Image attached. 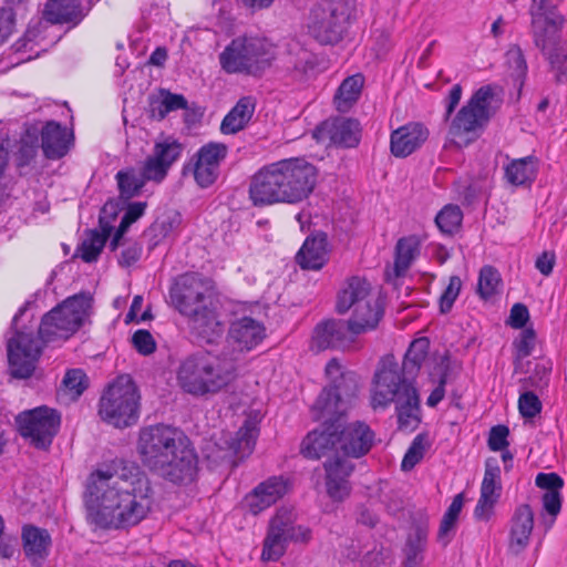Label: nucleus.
<instances>
[{"mask_svg": "<svg viewBox=\"0 0 567 567\" xmlns=\"http://www.w3.org/2000/svg\"><path fill=\"white\" fill-rule=\"evenodd\" d=\"M83 504L86 522L94 529H127L147 517L153 489L137 466L123 468L122 473L106 466L87 476Z\"/></svg>", "mask_w": 567, "mask_h": 567, "instance_id": "obj_1", "label": "nucleus"}, {"mask_svg": "<svg viewBox=\"0 0 567 567\" xmlns=\"http://www.w3.org/2000/svg\"><path fill=\"white\" fill-rule=\"evenodd\" d=\"M319 169L306 157H289L261 166L251 176L248 195L255 207L298 205L315 192Z\"/></svg>", "mask_w": 567, "mask_h": 567, "instance_id": "obj_2", "label": "nucleus"}, {"mask_svg": "<svg viewBox=\"0 0 567 567\" xmlns=\"http://www.w3.org/2000/svg\"><path fill=\"white\" fill-rule=\"evenodd\" d=\"M137 450L143 464L175 484L195 480L198 457L187 436L176 427L156 424L140 432Z\"/></svg>", "mask_w": 567, "mask_h": 567, "instance_id": "obj_3", "label": "nucleus"}, {"mask_svg": "<svg viewBox=\"0 0 567 567\" xmlns=\"http://www.w3.org/2000/svg\"><path fill=\"white\" fill-rule=\"evenodd\" d=\"M174 308L188 320L196 338L204 343H215L221 338L225 326L218 313V301L208 291L203 278L197 274H183L169 289Z\"/></svg>", "mask_w": 567, "mask_h": 567, "instance_id": "obj_4", "label": "nucleus"}, {"mask_svg": "<svg viewBox=\"0 0 567 567\" xmlns=\"http://www.w3.org/2000/svg\"><path fill=\"white\" fill-rule=\"evenodd\" d=\"M391 403H395L399 429L414 431L421 422L419 392L411 380L401 375L392 355L380 361L371 389L373 410L385 409Z\"/></svg>", "mask_w": 567, "mask_h": 567, "instance_id": "obj_5", "label": "nucleus"}, {"mask_svg": "<svg viewBox=\"0 0 567 567\" xmlns=\"http://www.w3.org/2000/svg\"><path fill=\"white\" fill-rule=\"evenodd\" d=\"M236 378V367L231 360L202 351L182 360L176 379L187 394L203 398L216 394Z\"/></svg>", "mask_w": 567, "mask_h": 567, "instance_id": "obj_6", "label": "nucleus"}, {"mask_svg": "<svg viewBox=\"0 0 567 567\" xmlns=\"http://www.w3.org/2000/svg\"><path fill=\"white\" fill-rule=\"evenodd\" d=\"M276 59V47L261 38L238 37L219 53L220 69L227 74L261 76Z\"/></svg>", "mask_w": 567, "mask_h": 567, "instance_id": "obj_7", "label": "nucleus"}, {"mask_svg": "<svg viewBox=\"0 0 567 567\" xmlns=\"http://www.w3.org/2000/svg\"><path fill=\"white\" fill-rule=\"evenodd\" d=\"M336 309L346 313L353 309L347 322L354 336L373 330L383 316V302L380 296L371 290L370 284L360 277H351L340 290Z\"/></svg>", "mask_w": 567, "mask_h": 567, "instance_id": "obj_8", "label": "nucleus"}, {"mask_svg": "<svg viewBox=\"0 0 567 567\" xmlns=\"http://www.w3.org/2000/svg\"><path fill=\"white\" fill-rule=\"evenodd\" d=\"M355 13V0H319L307 20L308 34L321 45L343 40Z\"/></svg>", "mask_w": 567, "mask_h": 567, "instance_id": "obj_9", "label": "nucleus"}, {"mask_svg": "<svg viewBox=\"0 0 567 567\" xmlns=\"http://www.w3.org/2000/svg\"><path fill=\"white\" fill-rule=\"evenodd\" d=\"M92 300L90 292H80L54 307L41 320L40 339L45 343L69 339L90 315Z\"/></svg>", "mask_w": 567, "mask_h": 567, "instance_id": "obj_10", "label": "nucleus"}, {"mask_svg": "<svg viewBox=\"0 0 567 567\" xmlns=\"http://www.w3.org/2000/svg\"><path fill=\"white\" fill-rule=\"evenodd\" d=\"M324 374L328 384L318 395L312 409L318 417L341 416L348 411L355 395V374L346 370L336 358L328 361Z\"/></svg>", "mask_w": 567, "mask_h": 567, "instance_id": "obj_11", "label": "nucleus"}, {"mask_svg": "<svg viewBox=\"0 0 567 567\" xmlns=\"http://www.w3.org/2000/svg\"><path fill=\"white\" fill-rule=\"evenodd\" d=\"M494 92L491 85L476 90L470 100L453 117L449 135L458 147L467 146L475 141L478 132L488 123L491 117V101Z\"/></svg>", "mask_w": 567, "mask_h": 567, "instance_id": "obj_12", "label": "nucleus"}, {"mask_svg": "<svg viewBox=\"0 0 567 567\" xmlns=\"http://www.w3.org/2000/svg\"><path fill=\"white\" fill-rule=\"evenodd\" d=\"M140 395L127 375L118 377L100 399L99 414L115 427H126L138 420Z\"/></svg>", "mask_w": 567, "mask_h": 567, "instance_id": "obj_13", "label": "nucleus"}, {"mask_svg": "<svg viewBox=\"0 0 567 567\" xmlns=\"http://www.w3.org/2000/svg\"><path fill=\"white\" fill-rule=\"evenodd\" d=\"M296 515L292 509L281 507L269 520L261 559L264 561H277L286 553L289 543L307 544L312 537L308 526L297 525Z\"/></svg>", "mask_w": 567, "mask_h": 567, "instance_id": "obj_14", "label": "nucleus"}, {"mask_svg": "<svg viewBox=\"0 0 567 567\" xmlns=\"http://www.w3.org/2000/svg\"><path fill=\"white\" fill-rule=\"evenodd\" d=\"M20 435L39 450H47L61 425V414L47 405L24 410L16 417Z\"/></svg>", "mask_w": 567, "mask_h": 567, "instance_id": "obj_15", "label": "nucleus"}, {"mask_svg": "<svg viewBox=\"0 0 567 567\" xmlns=\"http://www.w3.org/2000/svg\"><path fill=\"white\" fill-rule=\"evenodd\" d=\"M7 348L11 375L17 379L30 378L41 354L38 339L31 333L16 329L14 336L8 340Z\"/></svg>", "mask_w": 567, "mask_h": 567, "instance_id": "obj_16", "label": "nucleus"}, {"mask_svg": "<svg viewBox=\"0 0 567 567\" xmlns=\"http://www.w3.org/2000/svg\"><path fill=\"white\" fill-rule=\"evenodd\" d=\"M227 153L228 147L224 143L209 142L198 148L185 168L193 173L199 187L207 188L218 178L220 164Z\"/></svg>", "mask_w": 567, "mask_h": 567, "instance_id": "obj_17", "label": "nucleus"}, {"mask_svg": "<svg viewBox=\"0 0 567 567\" xmlns=\"http://www.w3.org/2000/svg\"><path fill=\"white\" fill-rule=\"evenodd\" d=\"M529 14L534 43L544 51L556 40L563 18L547 0H533Z\"/></svg>", "mask_w": 567, "mask_h": 567, "instance_id": "obj_18", "label": "nucleus"}, {"mask_svg": "<svg viewBox=\"0 0 567 567\" xmlns=\"http://www.w3.org/2000/svg\"><path fill=\"white\" fill-rule=\"evenodd\" d=\"M502 495L501 467L497 458L485 461V471L481 484L480 497L474 508V517L487 522L494 515V509Z\"/></svg>", "mask_w": 567, "mask_h": 567, "instance_id": "obj_19", "label": "nucleus"}, {"mask_svg": "<svg viewBox=\"0 0 567 567\" xmlns=\"http://www.w3.org/2000/svg\"><path fill=\"white\" fill-rule=\"evenodd\" d=\"M115 205L113 203H106L101 209L99 218L100 230H90L76 249L83 261L93 262L97 260L102 249L106 244L107 238L114 228L112 220L115 218Z\"/></svg>", "mask_w": 567, "mask_h": 567, "instance_id": "obj_20", "label": "nucleus"}, {"mask_svg": "<svg viewBox=\"0 0 567 567\" xmlns=\"http://www.w3.org/2000/svg\"><path fill=\"white\" fill-rule=\"evenodd\" d=\"M374 432L363 422L357 421L337 430L338 450L346 457L359 458L372 447Z\"/></svg>", "mask_w": 567, "mask_h": 567, "instance_id": "obj_21", "label": "nucleus"}, {"mask_svg": "<svg viewBox=\"0 0 567 567\" xmlns=\"http://www.w3.org/2000/svg\"><path fill=\"white\" fill-rule=\"evenodd\" d=\"M354 337L346 321L326 320L316 326L311 349L316 351L327 349L346 350L354 342Z\"/></svg>", "mask_w": 567, "mask_h": 567, "instance_id": "obj_22", "label": "nucleus"}, {"mask_svg": "<svg viewBox=\"0 0 567 567\" xmlns=\"http://www.w3.org/2000/svg\"><path fill=\"white\" fill-rule=\"evenodd\" d=\"M290 482L284 476H271L258 484L246 497L245 503L252 515H258L284 497Z\"/></svg>", "mask_w": 567, "mask_h": 567, "instance_id": "obj_23", "label": "nucleus"}, {"mask_svg": "<svg viewBox=\"0 0 567 567\" xmlns=\"http://www.w3.org/2000/svg\"><path fill=\"white\" fill-rule=\"evenodd\" d=\"M429 130L419 122L406 123L390 135V152L394 157L405 158L417 151L427 140Z\"/></svg>", "mask_w": 567, "mask_h": 567, "instance_id": "obj_24", "label": "nucleus"}, {"mask_svg": "<svg viewBox=\"0 0 567 567\" xmlns=\"http://www.w3.org/2000/svg\"><path fill=\"white\" fill-rule=\"evenodd\" d=\"M326 471V487L328 495L333 501L344 499L351 491L349 477L354 470V464L339 455L328 460L323 464Z\"/></svg>", "mask_w": 567, "mask_h": 567, "instance_id": "obj_25", "label": "nucleus"}, {"mask_svg": "<svg viewBox=\"0 0 567 567\" xmlns=\"http://www.w3.org/2000/svg\"><path fill=\"white\" fill-rule=\"evenodd\" d=\"M266 337V328L250 317H243L231 322L228 341L239 351H250Z\"/></svg>", "mask_w": 567, "mask_h": 567, "instance_id": "obj_26", "label": "nucleus"}, {"mask_svg": "<svg viewBox=\"0 0 567 567\" xmlns=\"http://www.w3.org/2000/svg\"><path fill=\"white\" fill-rule=\"evenodd\" d=\"M330 248L324 233H317L306 238L296 260L306 270H320L329 261Z\"/></svg>", "mask_w": 567, "mask_h": 567, "instance_id": "obj_27", "label": "nucleus"}, {"mask_svg": "<svg viewBox=\"0 0 567 567\" xmlns=\"http://www.w3.org/2000/svg\"><path fill=\"white\" fill-rule=\"evenodd\" d=\"M332 449L339 453L337 425L334 422H324L320 430L308 433L301 443L300 452L306 458L319 460Z\"/></svg>", "mask_w": 567, "mask_h": 567, "instance_id": "obj_28", "label": "nucleus"}, {"mask_svg": "<svg viewBox=\"0 0 567 567\" xmlns=\"http://www.w3.org/2000/svg\"><path fill=\"white\" fill-rule=\"evenodd\" d=\"M320 130L327 133L333 145L339 147L352 148L361 141L362 127L355 118L336 117L324 122Z\"/></svg>", "mask_w": 567, "mask_h": 567, "instance_id": "obj_29", "label": "nucleus"}, {"mask_svg": "<svg viewBox=\"0 0 567 567\" xmlns=\"http://www.w3.org/2000/svg\"><path fill=\"white\" fill-rule=\"evenodd\" d=\"M72 141L73 134L55 121L47 122L41 130V147L49 159L64 157L72 146Z\"/></svg>", "mask_w": 567, "mask_h": 567, "instance_id": "obj_30", "label": "nucleus"}, {"mask_svg": "<svg viewBox=\"0 0 567 567\" xmlns=\"http://www.w3.org/2000/svg\"><path fill=\"white\" fill-rule=\"evenodd\" d=\"M23 551L28 560L35 567H41L49 556L52 545L51 535L47 529L25 525L22 528Z\"/></svg>", "mask_w": 567, "mask_h": 567, "instance_id": "obj_31", "label": "nucleus"}, {"mask_svg": "<svg viewBox=\"0 0 567 567\" xmlns=\"http://www.w3.org/2000/svg\"><path fill=\"white\" fill-rule=\"evenodd\" d=\"M87 14L79 0H48L43 19L52 24L78 25Z\"/></svg>", "mask_w": 567, "mask_h": 567, "instance_id": "obj_32", "label": "nucleus"}, {"mask_svg": "<svg viewBox=\"0 0 567 567\" xmlns=\"http://www.w3.org/2000/svg\"><path fill=\"white\" fill-rule=\"evenodd\" d=\"M534 528V512L528 504H522L515 508L511 519L509 547L520 553L530 540Z\"/></svg>", "mask_w": 567, "mask_h": 567, "instance_id": "obj_33", "label": "nucleus"}, {"mask_svg": "<svg viewBox=\"0 0 567 567\" xmlns=\"http://www.w3.org/2000/svg\"><path fill=\"white\" fill-rule=\"evenodd\" d=\"M538 158L529 155L509 161L504 166V176L513 186H530L537 177Z\"/></svg>", "mask_w": 567, "mask_h": 567, "instance_id": "obj_34", "label": "nucleus"}, {"mask_svg": "<svg viewBox=\"0 0 567 567\" xmlns=\"http://www.w3.org/2000/svg\"><path fill=\"white\" fill-rule=\"evenodd\" d=\"M422 240L416 235L400 238L394 249L393 275L395 278L403 277L419 258Z\"/></svg>", "mask_w": 567, "mask_h": 567, "instance_id": "obj_35", "label": "nucleus"}, {"mask_svg": "<svg viewBox=\"0 0 567 567\" xmlns=\"http://www.w3.org/2000/svg\"><path fill=\"white\" fill-rule=\"evenodd\" d=\"M256 102L251 96L240 97L235 106L225 115L220 124L223 134L231 135L244 130L251 120Z\"/></svg>", "mask_w": 567, "mask_h": 567, "instance_id": "obj_36", "label": "nucleus"}, {"mask_svg": "<svg viewBox=\"0 0 567 567\" xmlns=\"http://www.w3.org/2000/svg\"><path fill=\"white\" fill-rule=\"evenodd\" d=\"M258 435V421L249 416L244 421L235 436L227 441L228 450L237 458L244 460L254 452Z\"/></svg>", "mask_w": 567, "mask_h": 567, "instance_id": "obj_37", "label": "nucleus"}, {"mask_svg": "<svg viewBox=\"0 0 567 567\" xmlns=\"http://www.w3.org/2000/svg\"><path fill=\"white\" fill-rule=\"evenodd\" d=\"M364 85V76L357 73L346 78L333 95V105L340 113H348L359 101Z\"/></svg>", "mask_w": 567, "mask_h": 567, "instance_id": "obj_38", "label": "nucleus"}, {"mask_svg": "<svg viewBox=\"0 0 567 567\" xmlns=\"http://www.w3.org/2000/svg\"><path fill=\"white\" fill-rule=\"evenodd\" d=\"M429 346L430 343L426 338H420L411 342L402 365H399V371L405 380H410V378H414L417 374L427 357Z\"/></svg>", "mask_w": 567, "mask_h": 567, "instance_id": "obj_39", "label": "nucleus"}, {"mask_svg": "<svg viewBox=\"0 0 567 567\" xmlns=\"http://www.w3.org/2000/svg\"><path fill=\"white\" fill-rule=\"evenodd\" d=\"M188 102L182 94L161 91V96L153 99L150 103L151 116L156 120H163L168 113L178 110H186Z\"/></svg>", "mask_w": 567, "mask_h": 567, "instance_id": "obj_40", "label": "nucleus"}, {"mask_svg": "<svg viewBox=\"0 0 567 567\" xmlns=\"http://www.w3.org/2000/svg\"><path fill=\"white\" fill-rule=\"evenodd\" d=\"M502 277L499 271L489 265L483 266L478 274L476 292L483 300H489L501 292Z\"/></svg>", "mask_w": 567, "mask_h": 567, "instance_id": "obj_41", "label": "nucleus"}, {"mask_svg": "<svg viewBox=\"0 0 567 567\" xmlns=\"http://www.w3.org/2000/svg\"><path fill=\"white\" fill-rule=\"evenodd\" d=\"M183 144L174 136H163L158 138L152 151V155L171 166L181 157L183 153Z\"/></svg>", "mask_w": 567, "mask_h": 567, "instance_id": "obj_42", "label": "nucleus"}, {"mask_svg": "<svg viewBox=\"0 0 567 567\" xmlns=\"http://www.w3.org/2000/svg\"><path fill=\"white\" fill-rule=\"evenodd\" d=\"M425 548L426 535L422 530H417L406 540L404 548L405 560L403 563V567H422Z\"/></svg>", "mask_w": 567, "mask_h": 567, "instance_id": "obj_43", "label": "nucleus"}, {"mask_svg": "<svg viewBox=\"0 0 567 567\" xmlns=\"http://www.w3.org/2000/svg\"><path fill=\"white\" fill-rule=\"evenodd\" d=\"M431 443L429 441V436L425 433H419L410 444L408 451L405 452L403 460L401 462V470L404 472H409L413 470L416 464H419L426 451L430 449Z\"/></svg>", "mask_w": 567, "mask_h": 567, "instance_id": "obj_44", "label": "nucleus"}, {"mask_svg": "<svg viewBox=\"0 0 567 567\" xmlns=\"http://www.w3.org/2000/svg\"><path fill=\"white\" fill-rule=\"evenodd\" d=\"M145 208V202H134L127 205L126 210L121 219L120 226L116 229L113 239L111 240L110 248L112 250H115L120 246L124 234L133 223H135L144 215Z\"/></svg>", "mask_w": 567, "mask_h": 567, "instance_id": "obj_45", "label": "nucleus"}, {"mask_svg": "<svg viewBox=\"0 0 567 567\" xmlns=\"http://www.w3.org/2000/svg\"><path fill=\"white\" fill-rule=\"evenodd\" d=\"M115 177L117 181L120 195L125 199H131L132 197L138 195L146 183L143 176L137 174L132 168L117 172Z\"/></svg>", "mask_w": 567, "mask_h": 567, "instance_id": "obj_46", "label": "nucleus"}, {"mask_svg": "<svg viewBox=\"0 0 567 567\" xmlns=\"http://www.w3.org/2000/svg\"><path fill=\"white\" fill-rule=\"evenodd\" d=\"M48 23L47 20L42 21L41 19L30 21L23 37L14 43L16 50L23 52L32 51L34 45H39L44 39L43 32L48 28Z\"/></svg>", "mask_w": 567, "mask_h": 567, "instance_id": "obj_47", "label": "nucleus"}, {"mask_svg": "<svg viewBox=\"0 0 567 567\" xmlns=\"http://www.w3.org/2000/svg\"><path fill=\"white\" fill-rule=\"evenodd\" d=\"M463 214L456 205H445L436 215L435 224L441 233L454 234L462 224Z\"/></svg>", "mask_w": 567, "mask_h": 567, "instance_id": "obj_48", "label": "nucleus"}, {"mask_svg": "<svg viewBox=\"0 0 567 567\" xmlns=\"http://www.w3.org/2000/svg\"><path fill=\"white\" fill-rule=\"evenodd\" d=\"M505 58L506 63L508 64V68L513 71L515 81L518 82L520 90L525 83L528 70L527 62L522 48L518 44L509 45L508 50L505 53Z\"/></svg>", "mask_w": 567, "mask_h": 567, "instance_id": "obj_49", "label": "nucleus"}, {"mask_svg": "<svg viewBox=\"0 0 567 567\" xmlns=\"http://www.w3.org/2000/svg\"><path fill=\"white\" fill-rule=\"evenodd\" d=\"M543 52L547 54L551 69L556 71L557 82H564L567 73V47L558 45L557 40H555Z\"/></svg>", "mask_w": 567, "mask_h": 567, "instance_id": "obj_50", "label": "nucleus"}, {"mask_svg": "<svg viewBox=\"0 0 567 567\" xmlns=\"http://www.w3.org/2000/svg\"><path fill=\"white\" fill-rule=\"evenodd\" d=\"M62 384L64 391L75 400L86 390L89 380L83 370L71 369L65 373Z\"/></svg>", "mask_w": 567, "mask_h": 567, "instance_id": "obj_51", "label": "nucleus"}, {"mask_svg": "<svg viewBox=\"0 0 567 567\" xmlns=\"http://www.w3.org/2000/svg\"><path fill=\"white\" fill-rule=\"evenodd\" d=\"M462 286L463 282L460 276L453 275L449 278V282L439 298V310L441 313L446 315L452 310L461 293Z\"/></svg>", "mask_w": 567, "mask_h": 567, "instance_id": "obj_52", "label": "nucleus"}, {"mask_svg": "<svg viewBox=\"0 0 567 567\" xmlns=\"http://www.w3.org/2000/svg\"><path fill=\"white\" fill-rule=\"evenodd\" d=\"M169 167L161 162L158 158L148 155L141 167L140 174L143 176L145 182L162 183L167 176Z\"/></svg>", "mask_w": 567, "mask_h": 567, "instance_id": "obj_53", "label": "nucleus"}, {"mask_svg": "<svg viewBox=\"0 0 567 567\" xmlns=\"http://www.w3.org/2000/svg\"><path fill=\"white\" fill-rule=\"evenodd\" d=\"M543 511L549 516V519L544 516V524L546 529L553 527L557 516L561 511L563 496L561 492L544 493L542 496Z\"/></svg>", "mask_w": 567, "mask_h": 567, "instance_id": "obj_54", "label": "nucleus"}, {"mask_svg": "<svg viewBox=\"0 0 567 567\" xmlns=\"http://www.w3.org/2000/svg\"><path fill=\"white\" fill-rule=\"evenodd\" d=\"M134 349L142 355H150L156 350V342L148 330L138 329L132 336Z\"/></svg>", "mask_w": 567, "mask_h": 567, "instance_id": "obj_55", "label": "nucleus"}, {"mask_svg": "<svg viewBox=\"0 0 567 567\" xmlns=\"http://www.w3.org/2000/svg\"><path fill=\"white\" fill-rule=\"evenodd\" d=\"M518 410L524 417H535L542 411L539 398L532 391L520 394L518 399Z\"/></svg>", "mask_w": 567, "mask_h": 567, "instance_id": "obj_56", "label": "nucleus"}, {"mask_svg": "<svg viewBox=\"0 0 567 567\" xmlns=\"http://www.w3.org/2000/svg\"><path fill=\"white\" fill-rule=\"evenodd\" d=\"M536 343V333L534 329H524L515 340L514 347L518 358H526L532 354Z\"/></svg>", "mask_w": 567, "mask_h": 567, "instance_id": "obj_57", "label": "nucleus"}, {"mask_svg": "<svg viewBox=\"0 0 567 567\" xmlns=\"http://www.w3.org/2000/svg\"><path fill=\"white\" fill-rule=\"evenodd\" d=\"M535 484L545 493H560L564 486L563 478L555 472L550 473H538L535 478Z\"/></svg>", "mask_w": 567, "mask_h": 567, "instance_id": "obj_58", "label": "nucleus"}, {"mask_svg": "<svg viewBox=\"0 0 567 567\" xmlns=\"http://www.w3.org/2000/svg\"><path fill=\"white\" fill-rule=\"evenodd\" d=\"M509 430L506 425H496L491 429L488 436V447L491 451L498 452L507 449Z\"/></svg>", "mask_w": 567, "mask_h": 567, "instance_id": "obj_59", "label": "nucleus"}, {"mask_svg": "<svg viewBox=\"0 0 567 567\" xmlns=\"http://www.w3.org/2000/svg\"><path fill=\"white\" fill-rule=\"evenodd\" d=\"M14 24L16 14L12 8H0V45L10 37Z\"/></svg>", "mask_w": 567, "mask_h": 567, "instance_id": "obj_60", "label": "nucleus"}, {"mask_svg": "<svg viewBox=\"0 0 567 567\" xmlns=\"http://www.w3.org/2000/svg\"><path fill=\"white\" fill-rule=\"evenodd\" d=\"M142 251H143V247L141 244H138L136 241L130 243L122 250L121 256L118 258V264L122 267L132 266L141 258Z\"/></svg>", "mask_w": 567, "mask_h": 567, "instance_id": "obj_61", "label": "nucleus"}, {"mask_svg": "<svg viewBox=\"0 0 567 567\" xmlns=\"http://www.w3.org/2000/svg\"><path fill=\"white\" fill-rule=\"evenodd\" d=\"M529 319V312L525 305L515 303L509 313L508 323L512 328L522 329Z\"/></svg>", "mask_w": 567, "mask_h": 567, "instance_id": "obj_62", "label": "nucleus"}, {"mask_svg": "<svg viewBox=\"0 0 567 567\" xmlns=\"http://www.w3.org/2000/svg\"><path fill=\"white\" fill-rule=\"evenodd\" d=\"M555 262V252L545 250L537 257L535 267L543 276L548 277L554 270Z\"/></svg>", "mask_w": 567, "mask_h": 567, "instance_id": "obj_63", "label": "nucleus"}, {"mask_svg": "<svg viewBox=\"0 0 567 567\" xmlns=\"http://www.w3.org/2000/svg\"><path fill=\"white\" fill-rule=\"evenodd\" d=\"M455 526H456L455 520L443 516L441 524H440L439 533H437L439 543H441L443 546H446L447 544H450V542L452 540L453 535H454Z\"/></svg>", "mask_w": 567, "mask_h": 567, "instance_id": "obj_64", "label": "nucleus"}]
</instances>
